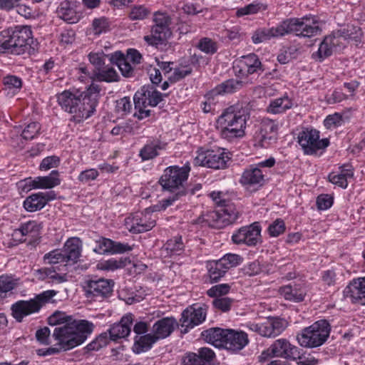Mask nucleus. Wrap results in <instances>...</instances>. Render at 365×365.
Instances as JSON below:
<instances>
[{
    "label": "nucleus",
    "instance_id": "f3484780",
    "mask_svg": "<svg viewBox=\"0 0 365 365\" xmlns=\"http://www.w3.org/2000/svg\"><path fill=\"white\" fill-rule=\"evenodd\" d=\"M112 280L98 279L90 280L84 287L85 295L90 301H103L109 297L113 291Z\"/></svg>",
    "mask_w": 365,
    "mask_h": 365
},
{
    "label": "nucleus",
    "instance_id": "bb28decb",
    "mask_svg": "<svg viewBox=\"0 0 365 365\" xmlns=\"http://www.w3.org/2000/svg\"><path fill=\"white\" fill-rule=\"evenodd\" d=\"M284 36H285V30L282 21L276 26L257 29L252 36V41L254 43L258 44Z\"/></svg>",
    "mask_w": 365,
    "mask_h": 365
},
{
    "label": "nucleus",
    "instance_id": "37998d69",
    "mask_svg": "<svg viewBox=\"0 0 365 365\" xmlns=\"http://www.w3.org/2000/svg\"><path fill=\"white\" fill-rule=\"evenodd\" d=\"M4 91L8 96L12 97L17 93L21 86V79L16 76L8 75L3 79Z\"/></svg>",
    "mask_w": 365,
    "mask_h": 365
},
{
    "label": "nucleus",
    "instance_id": "603ef678",
    "mask_svg": "<svg viewBox=\"0 0 365 365\" xmlns=\"http://www.w3.org/2000/svg\"><path fill=\"white\" fill-rule=\"evenodd\" d=\"M264 9V7L262 4L254 1L244 7L237 9L235 15L237 17H242L247 15L255 14Z\"/></svg>",
    "mask_w": 365,
    "mask_h": 365
},
{
    "label": "nucleus",
    "instance_id": "13d9d810",
    "mask_svg": "<svg viewBox=\"0 0 365 365\" xmlns=\"http://www.w3.org/2000/svg\"><path fill=\"white\" fill-rule=\"evenodd\" d=\"M93 29L95 34L100 35L103 33H106L110 29V22L108 19L102 16L95 19L93 21Z\"/></svg>",
    "mask_w": 365,
    "mask_h": 365
},
{
    "label": "nucleus",
    "instance_id": "b1692460",
    "mask_svg": "<svg viewBox=\"0 0 365 365\" xmlns=\"http://www.w3.org/2000/svg\"><path fill=\"white\" fill-rule=\"evenodd\" d=\"M344 294L352 303L365 305V276L353 279L344 289Z\"/></svg>",
    "mask_w": 365,
    "mask_h": 365
},
{
    "label": "nucleus",
    "instance_id": "58836bf2",
    "mask_svg": "<svg viewBox=\"0 0 365 365\" xmlns=\"http://www.w3.org/2000/svg\"><path fill=\"white\" fill-rule=\"evenodd\" d=\"M158 341L150 333L137 336L133 346V351L135 354H141L150 350L153 345Z\"/></svg>",
    "mask_w": 365,
    "mask_h": 365
},
{
    "label": "nucleus",
    "instance_id": "a19ab883",
    "mask_svg": "<svg viewBox=\"0 0 365 365\" xmlns=\"http://www.w3.org/2000/svg\"><path fill=\"white\" fill-rule=\"evenodd\" d=\"M292 106L293 103L292 99L288 96H284L271 101L267 108V110L270 113L277 114L290 109Z\"/></svg>",
    "mask_w": 365,
    "mask_h": 365
},
{
    "label": "nucleus",
    "instance_id": "864d4df0",
    "mask_svg": "<svg viewBox=\"0 0 365 365\" xmlns=\"http://www.w3.org/2000/svg\"><path fill=\"white\" fill-rule=\"evenodd\" d=\"M78 319H74L70 315H67L64 312H57L52 314L48 318V323L53 326H61L63 324H67L71 322L77 321Z\"/></svg>",
    "mask_w": 365,
    "mask_h": 365
},
{
    "label": "nucleus",
    "instance_id": "6e6d98bb",
    "mask_svg": "<svg viewBox=\"0 0 365 365\" xmlns=\"http://www.w3.org/2000/svg\"><path fill=\"white\" fill-rule=\"evenodd\" d=\"M231 289V286L229 284H219L212 286L207 291V294L210 297L217 298L222 297L227 294Z\"/></svg>",
    "mask_w": 365,
    "mask_h": 365
},
{
    "label": "nucleus",
    "instance_id": "a878e982",
    "mask_svg": "<svg viewBox=\"0 0 365 365\" xmlns=\"http://www.w3.org/2000/svg\"><path fill=\"white\" fill-rule=\"evenodd\" d=\"M133 101L138 107L141 106L154 107L162 101V94L153 88L143 86L135 93Z\"/></svg>",
    "mask_w": 365,
    "mask_h": 365
},
{
    "label": "nucleus",
    "instance_id": "0eeeda50",
    "mask_svg": "<svg viewBox=\"0 0 365 365\" xmlns=\"http://www.w3.org/2000/svg\"><path fill=\"white\" fill-rule=\"evenodd\" d=\"M331 327L325 319L315 322L303 329L297 335V340L302 347L316 348L323 345L329 336Z\"/></svg>",
    "mask_w": 365,
    "mask_h": 365
},
{
    "label": "nucleus",
    "instance_id": "f8f14e48",
    "mask_svg": "<svg viewBox=\"0 0 365 365\" xmlns=\"http://www.w3.org/2000/svg\"><path fill=\"white\" fill-rule=\"evenodd\" d=\"M154 25L150 34L144 36V41L150 46H158L163 44L171 36L169 27L170 18L163 12H156L153 18Z\"/></svg>",
    "mask_w": 365,
    "mask_h": 365
},
{
    "label": "nucleus",
    "instance_id": "2f4dec72",
    "mask_svg": "<svg viewBox=\"0 0 365 365\" xmlns=\"http://www.w3.org/2000/svg\"><path fill=\"white\" fill-rule=\"evenodd\" d=\"M264 180V175L261 169L255 165H250L242 173L240 178L242 185L251 187L262 185Z\"/></svg>",
    "mask_w": 365,
    "mask_h": 365
},
{
    "label": "nucleus",
    "instance_id": "f03ea898",
    "mask_svg": "<svg viewBox=\"0 0 365 365\" xmlns=\"http://www.w3.org/2000/svg\"><path fill=\"white\" fill-rule=\"evenodd\" d=\"M94 329V324L86 319H78L56 327L51 334L55 345L61 351L71 350L83 344Z\"/></svg>",
    "mask_w": 365,
    "mask_h": 365
},
{
    "label": "nucleus",
    "instance_id": "49530a36",
    "mask_svg": "<svg viewBox=\"0 0 365 365\" xmlns=\"http://www.w3.org/2000/svg\"><path fill=\"white\" fill-rule=\"evenodd\" d=\"M192 71V67L190 65L180 64L173 68L168 76V79L170 83H176L190 75Z\"/></svg>",
    "mask_w": 365,
    "mask_h": 365
},
{
    "label": "nucleus",
    "instance_id": "774afa93",
    "mask_svg": "<svg viewBox=\"0 0 365 365\" xmlns=\"http://www.w3.org/2000/svg\"><path fill=\"white\" fill-rule=\"evenodd\" d=\"M197 355L200 357L203 365H210L215 357L214 351L207 347L200 349Z\"/></svg>",
    "mask_w": 365,
    "mask_h": 365
},
{
    "label": "nucleus",
    "instance_id": "c9c22d12",
    "mask_svg": "<svg viewBox=\"0 0 365 365\" xmlns=\"http://www.w3.org/2000/svg\"><path fill=\"white\" fill-rule=\"evenodd\" d=\"M35 277L51 284H61L66 281L65 274L58 273L53 267H43L34 271Z\"/></svg>",
    "mask_w": 365,
    "mask_h": 365
},
{
    "label": "nucleus",
    "instance_id": "9d476101",
    "mask_svg": "<svg viewBox=\"0 0 365 365\" xmlns=\"http://www.w3.org/2000/svg\"><path fill=\"white\" fill-rule=\"evenodd\" d=\"M11 48L17 53L34 50L37 40L34 38L31 27L27 25H16L7 29Z\"/></svg>",
    "mask_w": 365,
    "mask_h": 365
},
{
    "label": "nucleus",
    "instance_id": "39448f33",
    "mask_svg": "<svg viewBox=\"0 0 365 365\" xmlns=\"http://www.w3.org/2000/svg\"><path fill=\"white\" fill-rule=\"evenodd\" d=\"M361 35V29L354 26L348 29L346 31L344 29L334 32L324 37L319 44L317 51L312 54V57L317 61H322L331 56L334 52L341 51L344 48L345 43L348 39L358 42Z\"/></svg>",
    "mask_w": 365,
    "mask_h": 365
},
{
    "label": "nucleus",
    "instance_id": "4468645a",
    "mask_svg": "<svg viewBox=\"0 0 365 365\" xmlns=\"http://www.w3.org/2000/svg\"><path fill=\"white\" fill-rule=\"evenodd\" d=\"M150 207L143 212H135L125 220L126 228L132 233H141L152 230L156 224V218Z\"/></svg>",
    "mask_w": 365,
    "mask_h": 365
},
{
    "label": "nucleus",
    "instance_id": "f704fd0d",
    "mask_svg": "<svg viewBox=\"0 0 365 365\" xmlns=\"http://www.w3.org/2000/svg\"><path fill=\"white\" fill-rule=\"evenodd\" d=\"M279 294L285 300L293 302H300L304 301L307 291L299 284H288L281 287L279 289Z\"/></svg>",
    "mask_w": 365,
    "mask_h": 365
},
{
    "label": "nucleus",
    "instance_id": "2eb2a0df",
    "mask_svg": "<svg viewBox=\"0 0 365 365\" xmlns=\"http://www.w3.org/2000/svg\"><path fill=\"white\" fill-rule=\"evenodd\" d=\"M319 137V132L315 129L306 128L299 133L298 142L305 154L313 155L329 146V139Z\"/></svg>",
    "mask_w": 365,
    "mask_h": 365
},
{
    "label": "nucleus",
    "instance_id": "7c9ffc66",
    "mask_svg": "<svg viewBox=\"0 0 365 365\" xmlns=\"http://www.w3.org/2000/svg\"><path fill=\"white\" fill-rule=\"evenodd\" d=\"M354 175V171L351 165H344L339 168L336 171L329 173V181L332 184L341 188H346L348 186V179Z\"/></svg>",
    "mask_w": 365,
    "mask_h": 365
},
{
    "label": "nucleus",
    "instance_id": "4be33fe9",
    "mask_svg": "<svg viewBox=\"0 0 365 365\" xmlns=\"http://www.w3.org/2000/svg\"><path fill=\"white\" fill-rule=\"evenodd\" d=\"M277 124L272 120H264L261 123L260 129L255 135V143L259 147L267 148L277 139Z\"/></svg>",
    "mask_w": 365,
    "mask_h": 365
},
{
    "label": "nucleus",
    "instance_id": "338daca9",
    "mask_svg": "<svg viewBox=\"0 0 365 365\" xmlns=\"http://www.w3.org/2000/svg\"><path fill=\"white\" fill-rule=\"evenodd\" d=\"M88 57L90 63L96 68L100 69L105 63L106 55L103 51L91 52Z\"/></svg>",
    "mask_w": 365,
    "mask_h": 365
},
{
    "label": "nucleus",
    "instance_id": "cd10ccee",
    "mask_svg": "<svg viewBox=\"0 0 365 365\" xmlns=\"http://www.w3.org/2000/svg\"><path fill=\"white\" fill-rule=\"evenodd\" d=\"M178 326V322L173 317H165L156 321L151 329V334L157 341L169 336Z\"/></svg>",
    "mask_w": 365,
    "mask_h": 365
},
{
    "label": "nucleus",
    "instance_id": "7ed1b4c3",
    "mask_svg": "<svg viewBox=\"0 0 365 365\" xmlns=\"http://www.w3.org/2000/svg\"><path fill=\"white\" fill-rule=\"evenodd\" d=\"M249 114L245 110L232 106L225 109L216 120V129L220 136L234 142L245 136Z\"/></svg>",
    "mask_w": 365,
    "mask_h": 365
},
{
    "label": "nucleus",
    "instance_id": "bf43d9fd",
    "mask_svg": "<svg viewBox=\"0 0 365 365\" xmlns=\"http://www.w3.org/2000/svg\"><path fill=\"white\" fill-rule=\"evenodd\" d=\"M40 130L41 125L38 123L31 122L24 128L21 135L25 140H32L39 134Z\"/></svg>",
    "mask_w": 365,
    "mask_h": 365
},
{
    "label": "nucleus",
    "instance_id": "5701e85b",
    "mask_svg": "<svg viewBox=\"0 0 365 365\" xmlns=\"http://www.w3.org/2000/svg\"><path fill=\"white\" fill-rule=\"evenodd\" d=\"M133 250V247L128 243L113 241L110 239L102 237L96 242V246L93 251L100 255L105 254H123L130 252Z\"/></svg>",
    "mask_w": 365,
    "mask_h": 365
},
{
    "label": "nucleus",
    "instance_id": "052dcab7",
    "mask_svg": "<svg viewBox=\"0 0 365 365\" xmlns=\"http://www.w3.org/2000/svg\"><path fill=\"white\" fill-rule=\"evenodd\" d=\"M98 78L106 82H114L118 80V74L112 67H106L98 72Z\"/></svg>",
    "mask_w": 365,
    "mask_h": 365
},
{
    "label": "nucleus",
    "instance_id": "69168bd1",
    "mask_svg": "<svg viewBox=\"0 0 365 365\" xmlns=\"http://www.w3.org/2000/svg\"><path fill=\"white\" fill-rule=\"evenodd\" d=\"M209 195L219 207H226L229 205H233L232 204L229 203L227 198L226 197V194L222 192L212 191Z\"/></svg>",
    "mask_w": 365,
    "mask_h": 365
},
{
    "label": "nucleus",
    "instance_id": "680f3d73",
    "mask_svg": "<svg viewBox=\"0 0 365 365\" xmlns=\"http://www.w3.org/2000/svg\"><path fill=\"white\" fill-rule=\"evenodd\" d=\"M285 223L282 219H277L268 227V233L271 237H276L284 232Z\"/></svg>",
    "mask_w": 365,
    "mask_h": 365
},
{
    "label": "nucleus",
    "instance_id": "412c9836",
    "mask_svg": "<svg viewBox=\"0 0 365 365\" xmlns=\"http://www.w3.org/2000/svg\"><path fill=\"white\" fill-rule=\"evenodd\" d=\"M206 318V309L199 304H193L182 313L180 323L182 327H185L187 331L202 323Z\"/></svg>",
    "mask_w": 365,
    "mask_h": 365
},
{
    "label": "nucleus",
    "instance_id": "4c0bfd02",
    "mask_svg": "<svg viewBox=\"0 0 365 365\" xmlns=\"http://www.w3.org/2000/svg\"><path fill=\"white\" fill-rule=\"evenodd\" d=\"M110 61L118 66L123 76L130 77L133 73V66L127 60L120 51H116L110 55Z\"/></svg>",
    "mask_w": 365,
    "mask_h": 365
},
{
    "label": "nucleus",
    "instance_id": "4d7b16f0",
    "mask_svg": "<svg viewBox=\"0 0 365 365\" xmlns=\"http://www.w3.org/2000/svg\"><path fill=\"white\" fill-rule=\"evenodd\" d=\"M109 339L107 333H103L86 345L85 349L90 351H98L100 349L106 346L108 343Z\"/></svg>",
    "mask_w": 365,
    "mask_h": 365
},
{
    "label": "nucleus",
    "instance_id": "5fc2aeb1",
    "mask_svg": "<svg viewBox=\"0 0 365 365\" xmlns=\"http://www.w3.org/2000/svg\"><path fill=\"white\" fill-rule=\"evenodd\" d=\"M344 124V118L343 115L335 113L332 115H329L324 120V125L327 129H335Z\"/></svg>",
    "mask_w": 365,
    "mask_h": 365
},
{
    "label": "nucleus",
    "instance_id": "de8ad7c7",
    "mask_svg": "<svg viewBox=\"0 0 365 365\" xmlns=\"http://www.w3.org/2000/svg\"><path fill=\"white\" fill-rule=\"evenodd\" d=\"M43 262L48 264H63V266L68 264L63 252L60 250H54L44 255Z\"/></svg>",
    "mask_w": 365,
    "mask_h": 365
},
{
    "label": "nucleus",
    "instance_id": "3c124183",
    "mask_svg": "<svg viewBox=\"0 0 365 365\" xmlns=\"http://www.w3.org/2000/svg\"><path fill=\"white\" fill-rule=\"evenodd\" d=\"M197 47L203 53L210 55L214 54L218 49L217 42L207 37L201 38L199 41Z\"/></svg>",
    "mask_w": 365,
    "mask_h": 365
},
{
    "label": "nucleus",
    "instance_id": "79ce46f5",
    "mask_svg": "<svg viewBox=\"0 0 365 365\" xmlns=\"http://www.w3.org/2000/svg\"><path fill=\"white\" fill-rule=\"evenodd\" d=\"M165 148L159 140H153L148 143L140 151V156L143 160H148L159 155V151Z\"/></svg>",
    "mask_w": 365,
    "mask_h": 365
},
{
    "label": "nucleus",
    "instance_id": "6ab92c4d",
    "mask_svg": "<svg viewBox=\"0 0 365 365\" xmlns=\"http://www.w3.org/2000/svg\"><path fill=\"white\" fill-rule=\"evenodd\" d=\"M24 189L31 190L33 189H51L61 184L59 173L58 170H52L48 175L38 176L36 178H26L21 182Z\"/></svg>",
    "mask_w": 365,
    "mask_h": 365
},
{
    "label": "nucleus",
    "instance_id": "c85d7f7f",
    "mask_svg": "<svg viewBox=\"0 0 365 365\" xmlns=\"http://www.w3.org/2000/svg\"><path fill=\"white\" fill-rule=\"evenodd\" d=\"M133 321V315L128 314L123 316L120 322L113 324L108 330L110 339L117 341L128 336L131 331Z\"/></svg>",
    "mask_w": 365,
    "mask_h": 365
},
{
    "label": "nucleus",
    "instance_id": "09e8293b",
    "mask_svg": "<svg viewBox=\"0 0 365 365\" xmlns=\"http://www.w3.org/2000/svg\"><path fill=\"white\" fill-rule=\"evenodd\" d=\"M25 237H36L40 234L41 224L36 220H29L20 225Z\"/></svg>",
    "mask_w": 365,
    "mask_h": 365
},
{
    "label": "nucleus",
    "instance_id": "20e7f679",
    "mask_svg": "<svg viewBox=\"0 0 365 365\" xmlns=\"http://www.w3.org/2000/svg\"><path fill=\"white\" fill-rule=\"evenodd\" d=\"M202 337L215 347L224 348L232 352L243 349L249 344L246 332L233 329L210 328L202 332Z\"/></svg>",
    "mask_w": 365,
    "mask_h": 365
},
{
    "label": "nucleus",
    "instance_id": "ddd939ff",
    "mask_svg": "<svg viewBox=\"0 0 365 365\" xmlns=\"http://www.w3.org/2000/svg\"><path fill=\"white\" fill-rule=\"evenodd\" d=\"M299 349L291 344L285 339L275 340L269 348L263 351L259 356V361L264 362L270 358L281 357L287 359H297Z\"/></svg>",
    "mask_w": 365,
    "mask_h": 365
},
{
    "label": "nucleus",
    "instance_id": "1a4fd4ad",
    "mask_svg": "<svg viewBox=\"0 0 365 365\" xmlns=\"http://www.w3.org/2000/svg\"><path fill=\"white\" fill-rule=\"evenodd\" d=\"M57 294L55 290H46L29 300H19L11 306L12 316L18 322L30 314L38 313L43 304Z\"/></svg>",
    "mask_w": 365,
    "mask_h": 365
},
{
    "label": "nucleus",
    "instance_id": "72a5a7b5",
    "mask_svg": "<svg viewBox=\"0 0 365 365\" xmlns=\"http://www.w3.org/2000/svg\"><path fill=\"white\" fill-rule=\"evenodd\" d=\"M62 251L68 264L76 262L81 255V240L78 237H71L68 239L64 244Z\"/></svg>",
    "mask_w": 365,
    "mask_h": 365
},
{
    "label": "nucleus",
    "instance_id": "e433bc0d",
    "mask_svg": "<svg viewBox=\"0 0 365 365\" xmlns=\"http://www.w3.org/2000/svg\"><path fill=\"white\" fill-rule=\"evenodd\" d=\"M76 3L64 1L58 9V15L63 21L74 24L78 21L80 16L76 11Z\"/></svg>",
    "mask_w": 365,
    "mask_h": 365
},
{
    "label": "nucleus",
    "instance_id": "473e14b6",
    "mask_svg": "<svg viewBox=\"0 0 365 365\" xmlns=\"http://www.w3.org/2000/svg\"><path fill=\"white\" fill-rule=\"evenodd\" d=\"M287 327L285 319L273 317L268 318L263 322L262 336L266 337H274L279 335Z\"/></svg>",
    "mask_w": 365,
    "mask_h": 365
},
{
    "label": "nucleus",
    "instance_id": "e2e57ef3",
    "mask_svg": "<svg viewBox=\"0 0 365 365\" xmlns=\"http://www.w3.org/2000/svg\"><path fill=\"white\" fill-rule=\"evenodd\" d=\"M60 158L56 155L48 156L43 158L39 165L41 170L46 171L57 168L60 164Z\"/></svg>",
    "mask_w": 365,
    "mask_h": 365
},
{
    "label": "nucleus",
    "instance_id": "423d86ee",
    "mask_svg": "<svg viewBox=\"0 0 365 365\" xmlns=\"http://www.w3.org/2000/svg\"><path fill=\"white\" fill-rule=\"evenodd\" d=\"M190 168L187 165L180 167L173 165L166 168L159 179L163 190L176 193V195L185 194V184L187 180Z\"/></svg>",
    "mask_w": 365,
    "mask_h": 365
},
{
    "label": "nucleus",
    "instance_id": "a18cd8bd",
    "mask_svg": "<svg viewBox=\"0 0 365 365\" xmlns=\"http://www.w3.org/2000/svg\"><path fill=\"white\" fill-rule=\"evenodd\" d=\"M17 286V280L9 274L0 276V297H5L7 293L11 292Z\"/></svg>",
    "mask_w": 365,
    "mask_h": 365
},
{
    "label": "nucleus",
    "instance_id": "aec40b11",
    "mask_svg": "<svg viewBox=\"0 0 365 365\" xmlns=\"http://www.w3.org/2000/svg\"><path fill=\"white\" fill-rule=\"evenodd\" d=\"M261 227L258 222H254L249 226L242 227L233 233L232 242L235 244H245L249 246L257 245L259 240Z\"/></svg>",
    "mask_w": 365,
    "mask_h": 365
},
{
    "label": "nucleus",
    "instance_id": "6e6552de",
    "mask_svg": "<svg viewBox=\"0 0 365 365\" xmlns=\"http://www.w3.org/2000/svg\"><path fill=\"white\" fill-rule=\"evenodd\" d=\"M285 35L294 34L300 37H312L320 34L319 19L313 15L291 18L283 21Z\"/></svg>",
    "mask_w": 365,
    "mask_h": 365
},
{
    "label": "nucleus",
    "instance_id": "9b49d317",
    "mask_svg": "<svg viewBox=\"0 0 365 365\" xmlns=\"http://www.w3.org/2000/svg\"><path fill=\"white\" fill-rule=\"evenodd\" d=\"M231 159L230 152L224 148L205 150L200 148L194 158V164L215 170L224 169Z\"/></svg>",
    "mask_w": 365,
    "mask_h": 365
},
{
    "label": "nucleus",
    "instance_id": "a211bd4d",
    "mask_svg": "<svg viewBox=\"0 0 365 365\" xmlns=\"http://www.w3.org/2000/svg\"><path fill=\"white\" fill-rule=\"evenodd\" d=\"M238 217L239 212L235 205H229L210 212L207 220L211 227L220 229L233 223Z\"/></svg>",
    "mask_w": 365,
    "mask_h": 365
},
{
    "label": "nucleus",
    "instance_id": "393cba45",
    "mask_svg": "<svg viewBox=\"0 0 365 365\" xmlns=\"http://www.w3.org/2000/svg\"><path fill=\"white\" fill-rule=\"evenodd\" d=\"M56 195L53 191L38 192L27 197L24 201V207L28 212H35L43 208L48 201L55 200Z\"/></svg>",
    "mask_w": 365,
    "mask_h": 365
},
{
    "label": "nucleus",
    "instance_id": "0e129e2a",
    "mask_svg": "<svg viewBox=\"0 0 365 365\" xmlns=\"http://www.w3.org/2000/svg\"><path fill=\"white\" fill-rule=\"evenodd\" d=\"M232 302L230 297H217L213 300L212 304L215 309L226 312L230 309Z\"/></svg>",
    "mask_w": 365,
    "mask_h": 365
},
{
    "label": "nucleus",
    "instance_id": "c756f323",
    "mask_svg": "<svg viewBox=\"0 0 365 365\" xmlns=\"http://www.w3.org/2000/svg\"><path fill=\"white\" fill-rule=\"evenodd\" d=\"M261 66L257 56L255 53H250L242 57L234 66L235 73H240L242 76L252 74L257 72Z\"/></svg>",
    "mask_w": 365,
    "mask_h": 365
},
{
    "label": "nucleus",
    "instance_id": "ea45409f",
    "mask_svg": "<svg viewBox=\"0 0 365 365\" xmlns=\"http://www.w3.org/2000/svg\"><path fill=\"white\" fill-rule=\"evenodd\" d=\"M128 263L130 260L127 257L110 258L98 262L97 268L99 270L113 272L125 267Z\"/></svg>",
    "mask_w": 365,
    "mask_h": 365
},
{
    "label": "nucleus",
    "instance_id": "dca6fc26",
    "mask_svg": "<svg viewBox=\"0 0 365 365\" xmlns=\"http://www.w3.org/2000/svg\"><path fill=\"white\" fill-rule=\"evenodd\" d=\"M242 258L236 254H226L219 260L209 264L208 274L211 283L218 282L231 268L242 263Z\"/></svg>",
    "mask_w": 365,
    "mask_h": 365
},
{
    "label": "nucleus",
    "instance_id": "c03bdc74",
    "mask_svg": "<svg viewBox=\"0 0 365 365\" xmlns=\"http://www.w3.org/2000/svg\"><path fill=\"white\" fill-rule=\"evenodd\" d=\"M165 250L170 257L180 255L184 251V244L182 237L176 236L166 242L165 245Z\"/></svg>",
    "mask_w": 365,
    "mask_h": 365
},
{
    "label": "nucleus",
    "instance_id": "f257e3e1",
    "mask_svg": "<svg viewBox=\"0 0 365 365\" xmlns=\"http://www.w3.org/2000/svg\"><path fill=\"white\" fill-rule=\"evenodd\" d=\"M100 91L99 86L96 83H92L83 91L66 90L57 95V102L64 111L72 114V120L81 123L94 113Z\"/></svg>",
    "mask_w": 365,
    "mask_h": 365
},
{
    "label": "nucleus",
    "instance_id": "8fccbe9b",
    "mask_svg": "<svg viewBox=\"0 0 365 365\" xmlns=\"http://www.w3.org/2000/svg\"><path fill=\"white\" fill-rule=\"evenodd\" d=\"M241 84L238 81L230 79L217 86L215 92L220 95L232 93L238 90Z\"/></svg>",
    "mask_w": 365,
    "mask_h": 365
}]
</instances>
